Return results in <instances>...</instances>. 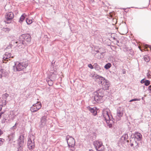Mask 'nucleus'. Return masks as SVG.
Instances as JSON below:
<instances>
[{
    "label": "nucleus",
    "instance_id": "1",
    "mask_svg": "<svg viewBox=\"0 0 151 151\" xmlns=\"http://www.w3.org/2000/svg\"><path fill=\"white\" fill-rule=\"evenodd\" d=\"M109 111V109L103 110L102 111V114L106 123L109 124V127H111L112 126V124L113 123L114 120L111 115Z\"/></svg>",
    "mask_w": 151,
    "mask_h": 151
},
{
    "label": "nucleus",
    "instance_id": "2",
    "mask_svg": "<svg viewBox=\"0 0 151 151\" xmlns=\"http://www.w3.org/2000/svg\"><path fill=\"white\" fill-rule=\"evenodd\" d=\"M96 77L97 80L99 81V83L101 84L102 89L103 90L109 89L110 84L108 80L105 79L104 77L98 75H97Z\"/></svg>",
    "mask_w": 151,
    "mask_h": 151
},
{
    "label": "nucleus",
    "instance_id": "3",
    "mask_svg": "<svg viewBox=\"0 0 151 151\" xmlns=\"http://www.w3.org/2000/svg\"><path fill=\"white\" fill-rule=\"evenodd\" d=\"M28 64L27 62H17L15 63L13 66V70L14 71H20L24 69L27 66Z\"/></svg>",
    "mask_w": 151,
    "mask_h": 151
},
{
    "label": "nucleus",
    "instance_id": "4",
    "mask_svg": "<svg viewBox=\"0 0 151 151\" xmlns=\"http://www.w3.org/2000/svg\"><path fill=\"white\" fill-rule=\"evenodd\" d=\"M66 140L69 147H73L75 145V140L72 137L69 135L67 136L66 138Z\"/></svg>",
    "mask_w": 151,
    "mask_h": 151
},
{
    "label": "nucleus",
    "instance_id": "5",
    "mask_svg": "<svg viewBox=\"0 0 151 151\" xmlns=\"http://www.w3.org/2000/svg\"><path fill=\"white\" fill-rule=\"evenodd\" d=\"M93 144L97 151H102L104 149V146L101 142L96 141L94 142Z\"/></svg>",
    "mask_w": 151,
    "mask_h": 151
},
{
    "label": "nucleus",
    "instance_id": "6",
    "mask_svg": "<svg viewBox=\"0 0 151 151\" xmlns=\"http://www.w3.org/2000/svg\"><path fill=\"white\" fill-rule=\"evenodd\" d=\"M14 17V15L13 13L12 12L7 13L5 15V20L4 21L6 23H10Z\"/></svg>",
    "mask_w": 151,
    "mask_h": 151
},
{
    "label": "nucleus",
    "instance_id": "7",
    "mask_svg": "<svg viewBox=\"0 0 151 151\" xmlns=\"http://www.w3.org/2000/svg\"><path fill=\"white\" fill-rule=\"evenodd\" d=\"M19 39L23 40L24 42L25 41L29 42L31 41V38L30 35L28 34H25L22 35L20 37Z\"/></svg>",
    "mask_w": 151,
    "mask_h": 151
},
{
    "label": "nucleus",
    "instance_id": "8",
    "mask_svg": "<svg viewBox=\"0 0 151 151\" xmlns=\"http://www.w3.org/2000/svg\"><path fill=\"white\" fill-rule=\"evenodd\" d=\"M24 136L23 135H21L19 137V139L18 140V145L19 147V149L20 150H21L22 147H23L24 143Z\"/></svg>",
    "mask_w": 151,
    "mask_h": 151
},
{
    "label": "nucleus",
    "instance_id": "9",
    "mask_svg": "<svg viewBox=\"0 0 151 151\" xmlns=\"http://www.w3.org/2000/svg\"><path fill=\"white\" fill-rule=\"evenodd\" d=\"M138 141L136 138H132L130 141V146L132 147L134 145L135 147L137 146L138 145Z\"/></svg>",
    "mask_w": 151,
    "mask_h": 151
},
{
    "label": "nucleus",
    "instance_id": "10",
    "mask_svg": "<svg viewBox=\"0 0 151 151\" xmlns=\"http://www.w3.org/2000/svg\"><path fill=\"white\" fill-rule=\"evenodd\" d=\"M27 146L29 149L32 150L35 147L34 142H32L31 139H29L27 142Z\"/></svg>",
    "mask_w": 151,
    "mask_h": 151
},
{
    "label": "nucleus",
    "instance_id": "11",
    "mask_svg": "<svg viewBox=\"0 0 151 151\" xmlns=\"http://www.w3.org/2000/svg\"><path fill=\"white\" fill-rule=\"evenodd\" d=\"M11 57L13 58V56H12V54L10 53L6 52L5 53L3 59L4 60L8 61V59Z\"/></svg>",
    "mask_w": 151,
    "mask_h": 151
},
{
    "label": "nucleus",
    "instance_id": "12",
    "mask_svg": "<svg viewBox=\"0 0 151 151\" xmlns=\"http://www.w3.org/2000/svg\"><path fill=\"white\" fill-rule=\"evenodd\" d=\"M94 99L93 103H95V102L100 103L102 102V100L101 97H100L99 96L96 95L94 94V96L93 97Z\"/></svg>",
    "mask_w": 151,
    "mask_h": 151
},
{
    "label": "nucleus",
    "instance_id": "13",
    "mask_svg": "<svg viewBox=\"0 0 151 151\" xmlns=\"http://www.w3.org/2000/svg\"><path fill=\"white\" fill-rule=\"evenodd\" d=\"M18 41H16L15 42L16 44L18 43V44H20L19 47L22 48H24V46L26 45L25 42H24L23 40L22 39Z\"/></svg>",
    "mask_w": 151,
    "mask_h": 151
},
{
    "label": "nucleus",
    "instance_id": "14",
    "mask_svg": "<svg viewBox=\"0 0 151 151\" xmlns=\"http://www.w3.org/2000/svg\"><path fill=\"white\" fill-rule=\"evenodd\" d=\"M104 90L102 89H100L94 93V94L96 95L99 96L100 97H102L104 96L103 94Z\"/></svg>",
    "mask_w": 151,
    "mask_h": 151
},
{
    "label": "nucleus",
    "instance_id": "15",
    "mask_svg": "<svg viewBox=\"0 0 151 151\" xmlns=\"http://www.w3.org/2000/svg\"><path fill=\"white\" fill-rule=\"evenodd\" d=\"M46 117L45 116H43L41 119V127H43L45 125L46 122Z\"/></svg>",
    "mask_w": 151,
    "mask_h": 151
},
{
    "label": "nucleus",
    "instance_id": "16",
    "mask_svg": "<svg viewBox=\"0 0 151 151\" xmlns=\"http://www.w3.org/2000/svg\"><path fill=\"white\" fill-rule=\"evenodd\" d=\"M88 109L92 113L93 115L95 116L97 114V112L95 108H91L90 107H88Z\"/></svg>",
    "mask_w": 151,
    "mask_h": 151
},
{
    "label": "nucleus",
    "instance_id": "17",
    "mask_svg": "<svg viewBox=\"0 0 151 151\" xmlns=\"http://www.w3.org/2000/svg\"><path fill=\"white\" fill-rule=\"evenodd\" d=\"M37 104L38 103L34 104L33 106L31 107L30 110L32 112L34 113L38 111L36 107V105H37Z\"/></svg>",
    "mask_w": 151,
    "mask_h": 151
},
{
    "label": "nucleus",
    "instance_id": "18",
    "mask_svg": "<svg viewBox=\"0 0 151 151\" xmlns=\"http://www.w3.org/2000/svg\"><path fill=\"white\" fill-rule=\"evenodd\" d=\"M142 137V135L141 134L138 132H137L135 133V137L134 138H136L137 140H140Z\"/></svg>",
    "mask_w": 151,
    "mask_h": 151
},
{
    "label": "nucleus",
    "instance_id": "19",
    "mask_svg": "<svg viewBox=\"0 0 151 151\" xmlns=\"http://www.w3.org/2000/svg\"><path fill=\"white\" fill-rule=\"evenodd\" d=\"M27 15L25 14H23L20 18L19 20V22L21 23L24 19L25 17Z\"/></svg>",
    "mask_w": 151,
    "mask_h": 151
},
{
    "label": "nucleus",
    "instance_id": "20",
    "mask_svg": "<svg viewBox=\"0 0 151 151\" xmlns=\"http://www.w3.org/2000/svg\"><path fill=\"white\" fill-rule=\"evenodd\" d=\"M96 52L97 53H99L100 54V55L99 56H98V58L100 59L102 57H103L102 54L104 53V52H101L100 49H99V50H96Z\"/></svg>",
    "mask_w": 151,
    "mask_h": 151
},
{
    "label": "nucleus",
    "instance_id": "21",
    "mask_svg": "<svg viewBox=\"0 0 151 151\" xmlns=\"http://www.w3.org/2000/svg\"><path fill=\"white\" fill-rule=\"evenodd\" d=\"M14 137V132H12L8 136V137L10 140L12 139Z\"/></svg>",
    "mask_w": 151,
    "mask_h": 151
},
{
    "label": "nucleus",
    "instance_id": "22",
    "mask_svg": "<svg viewBox=\"0 0 151 151\" xmlns=\"http://www.w3.org/2000/svg\"><path fill=\"white\" fill-rule=\"evenodd\" d=\"M93 66L95 69L99 71L101 69L100 66L96 63H94Z\"/></svg>",
    "mask_w": 151,
    "mask_h": 151
},
{
    "label": "nucleus",
    "instance_id": "23",
    "mask_svg": "<svg viewBox=\"0 0 151 151\" xmlns=\"http://www.w3.org/2000/svg\"><path fill=\"white\" fill-rule=\"evenodd\" d=\"M49 78L54 81L56 78V75L55 74H53L51 75Z\"/></svg>",
    "mask_w": 151,
    "mask_h": 151
},
{
    "label": "nucleus",
    "instance_id": "24",
    "mask_svg": "<svg viewBox=\"0 0 151 151\" xmlns=\"http://www.w3.org/2000/svg\"><path fill=\"white\" fill-rule=\"evenodd\" d=\"M47 81L49 86H52L53 85V81L50 79V78L47 79Z\"/></svg>",
    "mask_w": 151,
    "mask_h": 151
},
{
    "label": "nucleus",
    "instance_id": "25",
    "mask_svg": "<svg viewBox=\"0 0 151 151\" xmlns=\"http://www.w3.org/2000/svg\"><path fill=\"white\" fill-rule=\"evenodd\" d=\"M128 137V134H125L122 136L121 138L123 140L125 141L127 139Z\"/></svg>",
    "mask_w": 151,
    "mask_h": 151
},
{
    "label": "nucleus",
    "instance_id": "26",
    "mask_svg": "<svg viewBox=\"0 0 151 151\" xmlns=\"http://www.w3.org/2000/svg\"><path fill=\"white\" fill-rule=\"evenodd\" d=\"M37 103H38L37 104V105H36V107L37 110L40 109L41 107V104L40 102H37Z\"/></svg>",
    "mask_w": 151,
    "mask_h": 151
},
{
    "label": "nucleus",
    "instance_id": "27",
    "mask_svg": "<svg viewBox=\"0 0 151 151\" xmlns=\"http://www.w3.org/2000/svg\"><path fill=\"white\" fill-rule=\"evenodd\" d=\"M0 72L1 73V74L3 76H5L7 75V73L5 72V71L3 69H1L0 70Z\"/></svg>",
    "mask_w": 151,
    "mask_h": 151
},
{
    "label": "nucleus",
    "instance_id": "28",
    "mask_svg": "<svg viewBox=\"0 0 151 151\" xmlns=\"http://www.w3.org/2000/svg\"><path fill=\"white\" fill-rule=\"evenodd\" d=\"M111 66V64L110 63L106 64L104 66V68L106 69H109Z\"/></svg>",
    "mask_w": 151,
    "mask_h": 151
},
{
    "label": "nucleus",
    "instance_id": "29",
    "mask_svg": "<svg viewBox=\"0 0 151 151\" xmlns=\"http://www.w3.org/2000/svg\"><path fill=\"white\" fill-rule=\"evenodd\" d=\"M144 58L145 61L146 62H148L150 60L149 57L147 55L144 56Z\"/></svg>",
    "mask_w": 151,
    "mask_h": 151
},
{
    "label": "nucleus",
    "instance_id": "30",
    "mask_svg": "<svg viewBox=\"0 0 151 151\" xmlns=\"http://www.w3.org/2000/svg\"><path fill=\"white\" fill-rule=\"evenodd\" d=\"M117 115L119 117H121L122 116V113L119 110H118L117 112Z\"/></svg>",
    "mask_w": 151,
    "mask_h": 151
},
{
    "label": "nucleus",
    "instance_id": "31",
    "mask_svg": "<svg viewBox=\"0 0 151 151\" xmlns=\"http://www.w3.org/2000/svg\"><path fill=\"white\" fill-rule=\"evenodd\" d=\"M150 84V81H149L148 80H146L145 81V85L146 86H148Z\"/></svg>",
    "mask_w": 151,
    "mask_h": 151
},
{
    "label": "nucleus",
    "instance_id": "32",
    "mask_svg": "<svg viewBox=\"0 0 151 151\" xmlns=\"http://www.w3.org/2000/svg\"><path fill=\"white\" fill-rule=\"evenodd\" d=\"M26 22L28 24H29L32 23V21L31 20L27 19L26 20Z\"/></svg>",
    "mask_w": 151,
    "mask_h": 151
},
{
    "label": "nucleus",
    "instance_id": "33",
    "mask_svg": "<svg viewBox=\"0 0 151 151\" xmlns=\"http://www.w3.org/2000/svg\"><path fill=\"white\" fill-rule=\"evenodd\" d=\"M140 99H132L129 101V102H132L133 101H140Z\"/></svg>",
    "mask_w": 151,
    "mask_h": 151
},
{
    "label": "nucleus",
    "instance_id": "34",
    "mask_svg": "<svg viewBox=\"0 0 151 151\" xmlns=\"http://www.w3.org/2000/svg\"><path fill=\"white\" fill-rule=\"evenodd\" d=\"M4 139L2 138H0V145H2L4 142Z\"/></svg>",
    "mask_w": 151,
    "mask_h": 151
},
{
    "label": "nucleus",
    "instance_id": "35",
    "mask_svg": "<svg viewBox=\"0 0 151 151\" xmlns=\"http://www.w3.org/2000/svg\"><path fill=\"white\" fill-rule=\"evenodd\" d=\"M17 123L16 122L15 124L14 125V126L11 128V129H12L13 130H14V129H15L16 128V126L17 125Z\"/></svg>",
    "mask_w": 151,
    "mask_h": 151
},
{
    "label": "nucleus",
    "instance_id": "36",
    "mask_svg": "<svg viewBox=\"0 0 151 151\" xmlns=\"http://www.w3.org/2000/svg\"><path fill=\"white\" fill-rule=\"evenodd\" d=\"M8 96L9 94L7 93H5L3 95V97H4V98L5 99H6Z\"/></svg>",
    "mask_w": 151,
    "mask_h": 151
},
{
    "label": "nucleus",
    "instance_id": "37",
    "mask_svg": "<svg viewBox=\"0 0 151 151\" xmlns=\"http://www.w3.org/2000/svg\"><path fill=\"white\" fill-rule=\"evenodd\" d=\"M88 67L91 69H92L93 68V65L92 66L91 64H89L88 65Z\"/></svg>",
    "mask_w": 151,
    "mask_h": 151
},
{
    "label": "nucleus",
    "instance_id": "38",
    "mask_svg": "<svg viewBox=\"0 0 151 151\" xmlns=\"http://www.w3.org/2000/svg\"><path fill=\"white\" fill-rule=\"evenodd\" d=\"M145 81L144 79H142V80L141 81V83H145Z\"/></svg>",
    "mask_w": 151,
    "mask_h": 151
},
{
    "label": "nucleus",
    "instance_id": "39",
    "mask_svg": "<svg viewBox=\"0 0 151 151\" xmlns=\"http://www.w3.org/2000/svg\"><path fill=\"white\" fill-rule=\"evenodd\" d=\"M3 133V132L0 129V136Z\"/></svg>",
    "mask_w": 151,
    "mask_h": 151
},
{
    "label": "nucleus",
    "instance_id": "40",
    "mask_svg": "<svg viewBox=\"0 0 151 151\" xmlns=\"http://www.w3.org/2000/svg\"><path fill=\"white\" fill-rule=\"evenodd\" d=\"M147 76H148L150 78V73H149V71L147 73Z\"/></svg>",
    "mask_w": 151,
    "mask_h": 151
},
{
    "label": "nucleus",
    "instance_id": "41",
    "mask_svg": "<svg viewBox=\"0 0 151 151\" xmlns=\"http://www.w3.org/2000/svg\"><path fill=\"white\" fill-rule=\"evenodd\" d=\"M117 45H118V46H120V45L119 43V41H117Z\"/></svg>",
    "mask_w": 151,
    "mask_h": 151
},
{
    "label": "nucleus",
    "instance_id": "42",
    "mask_svg": "<svg viewBox=\"0 0 151 151\" xmlns=\"http://www.w3.org/2000/svg\"><path fill=\"white\" fill-rule=\"evenodd\" d=\"M148 88L149 90H150L151 91V86H149L148 87Z\"/></svg>",
    "mask_w": 151,
    "mask_h": 151
},
{
    "label": "nucleus",
    "instance_id": "43",
    "mask_svg": "<svg viewBox=\"0 0 151 151\" xmlns=\"http://www.w3.org/2000/svg\"><path fill=\"white\" fill-rule=\"evenodd\" d=\"M2 105L0 106V111L2 109Z\"/></svg>",
    "mask_w": 151,
    "mask_h": 151
},
{
    "label": "nucleus",
    "instance_id": "44",
    "mask_svg": "<svg viewBox=\"0 0 151 151\" xmlns=\"http://www.w3.org/2000/svg\"><path fill=\"white\" fill-rule=\"evenodd\" d=\"M6 104V100H5L4 102H3V104H4V105H5Z\"/></svg>",
    "mask_w": 151,
    "mask_h": 151
},
{
    "label": "nucleus",
    "instance_id": "45",
    "mask_svg": "<svg viewBox=\"0 0 151 151\" xmlns=\"http://www.w3.org/2000/svg\"><path fill=\"white\" fill-rule=\"evenodd\" d=\"M149 73H150V78H151V71H149Z\"/></svg>",
    "mask_w": 151,
    "mask_h": 151
},
{
    "label": "nucleus",
    "instance_id": "46",
    "mask_svg": "<svg viewBox=\"0 0 151 151\" xmlns=\"http://www.w3.org/2000/svg\"><path fill=\"white\" fill-rule=\"evenodd\" d=\"M3 76L2 74H0V78H1Z\"/></svg>",
    "mask_w": 151,
    "mask_h": 151
},
{
    "label": "nucleus",
    "instance_id": "47",
    "mask_svg": "<svg viewBox=\"0 0 151 151\" xmlns=\"http://www.w3.org/2000/svg\"><path fill=\"white\" fill-rule=\"evenodd\" d=\"M126 73V71H125V70H123V74H124V73Z\"/></svg>",
    "mask_w": 151,
    "mask_h": 151
},
{
    "label": "nucleus",
    "instance_id": "48",
    "mask_svg": "<svg viewBox=\"0 0 151 151\" xmlns=\"http://www.w3.org/2000/svg\"><path fill=\"white\" fill-rule=\"evenodd\" d=\"M89 151H93L92 150H90Z\"/></svg>",
    "mask_w": 151,
    "mask_h": 151
},
{
    "label": "nucleus",
    "instance_id": "49",
    "mask_svg": "<svg viewBox=\"0 0 151 151\" xmlns=\"http://www.w3.org/2000/svg\"><path fill=\"white\" fill-rule=\"evenodd\" d=\"M127 142L128 143L129 142V141L128 140H127Z\"/></svg>",
    "mask_w": 151,
    "mask_h": 151
},
{
    "label": "nucleus",
    "instance_id": "50",
    "mask_svg": "<svg viewBox=\"0 0 151 151\" xmlns=\"http://www.w3.org/2000/svg\"><path fill=\"white\" fill-rule=\"evenodd\" d=\"M149 47L150 48H151V46H149Z\"/></svg>",
    "mask_w": 151,
    "mask_h": 151
},
{
    "label": "nucleus",
    "instance_id": "51",
    "mask_svg": "<svg viewBox=\"0 0 151 151\" xmlns=\"http://www.w3.org/2000/svg\"><path fill=\"white\" fill-rule=\"evenodd\" d=\"M143 99H144L143 97H142V100Z\"/></svg>",
    "mask_w": 151,
    "mask_h": 151
},
{
    "label": "nucleus",
    "instance_id": "52",
    "mask_svg": "<svg viewBox=\"0 0 151 151\" xmlns=\"http://www.w3.org/2000/svg\"><path fill=\"white\" fill-rule=\"evenodd\" d=\"M3 62H4V63H6V62H5L4 61H3Z\"/></svg>",
    "mask_w": 151,
    "mask_h": 151
},
{
    "label": "nucleus",
    "instance_id": "53",
    "mask_svg": "<svg viewBox=\"0 0 151 151\" xmlns=\"http://www.w3.org/2000/svg\"><path fill=\"white\" fill-rule=\"evenodd\" d=\"M8 47H7L6 48V49H8Z\"/></svg>",
    "mask_w": 151,
    "mask_h": 151
}]
</instances>
